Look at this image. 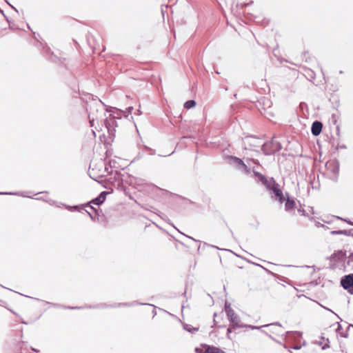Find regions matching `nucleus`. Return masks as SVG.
I'll return each instance as SVG.
<instances>
[{
  "instance_id": "bf43d9fd",
  "label": "nucleus",
  "mask_w": 353,
  "mask_h": 353,
  "mask_svg": "<svg viewBox=\"0 0 353 353\" xmlns=\"http://www.w3.org/2000/svg\"><path fill=\"white\" fill-rule=\"evenodd\" d=\"M230 232L231 233L232 236L234 239H235V236H234V232H233V231H232L231 229H230Z\"/></svg>"
},
{
  "instance_id": "4be33fe9",
  "label": "nucleus",
  "mask_w": 353,
  "mask_h": 353,
  "mask_svg": "<svg viewBox=\"0 0 353 353\" xmlns=\"http://www.w3.org/2000/svg\"><path fill=\"white\" fill-rule=\"evenodd\" d=\"M285 334L289 336H294V338L295 339H299L301 338V336H302V332H299V331H295V332L288 331L285 332Z\"/></svg>"
},
{
  "instance_id": "3c124183",
  "label": "nucleus",
  "mask_w": 353,
  "mask_h": 353,
  "mask_svg": "<svg viewBox=\"0 0 353 353\" xmlns=\"http://www.w3.org/2000/svg\"><path fill=\"white\" fill-rule=\"evenodd\" d=\"M32 34H33V37H34V39L35 40H38V39H37V36H39V34H37V35L36 32H33L32 30Z\"/></svg>"
},
{
  "instance_id": "a211bd4d",
  "label": "nucleus",
  "mask_w": 353,
  "mask_h": 353,
  "mask_svg": "<svg viewBox=\"0 0 353 353\" xmlns=\"http://www.w3.org/2000/svg\"><path fill=\"white\" fill-rule=\"evenodd\" d=\"M332 235H338V234H343L345 236H353V229L351 230H332L330 232Z\"/></svg>"
},
{
  "instance_id": "dca6fc26",
  "label": "nucleus",
  "mask_w": 353,
  "mask_h": 353,
  "mask_svg": "<svg viewBox=\"0 0 353 353\" xmlns=\"http://www.w3.org/2000/svg\"><path fill=\"white\" fill-rule=\"evenodd\" d=\"M146 305V303H140V302H139L137 301H134L130 302V303H119L111 304L110 307H132V306H134V305Z\"/></svg>"
},
{
  "instance_id": "49530a36",
  "label": "nucleus",
  "mask_w": 353,
  "mask_h": 353,
  "mask_svg": "<svg viewBox=\"0 0 353 353\" xmlns=\"http://www.w3.org/2000/svg\"><path fill=\"white\" fill-rule=\"evenodd\" d=\"M298 212L301 213L302 215L306 216V212H305V210L304 209L299 208V209H298Z\"/></svg>"
},
{
  "instance_id": "b1692460",
  "label": "nucleus",
  "mask_w": 353,
  "mask_h": 353,
  "mask_svg": "<svg viewBox=\"0 0 353 353\" xmlns=\"http://www.w3.org/2000/svg\"><path fill=\"white\" fill-rule=\"evenodd\" d=\"M0 195H20L23 197L26 196L24 192H0Z\"/></svg>"
},
{
  "instance_id": "338daca9",
  "label": "nucleus",
  "mask_w": 353,
  "mask_h": 353,
  "mask_svg": "<svg viewBox=\"0 0 353 353\" xmlns=\"http://www.w3.org/2000/svg\"><path fill=\"white\" fill-rule=\"evenodd\" d=\"M339 73H340V74H343V72L342 70H340V71H339Z\"/></svg>"
},
{
  "instance_id": "69168bd1",
  "label": "nucleus",
  "mask_w": 353,
  "mask_h": 353,
  "mask_svg": "<svg viewBox=\"0 0 353 353\" xmlns=\"http://www.w3.org/2000/svg\"><path fill=\"white\" fill-rule=\"evenodd\" d=\"M321 340H323V341H324V340H325V337L321 336Z\"/></svg>"
},
{
  "instance_id": "aec40b11",
  "label": "nucleus",
  "mask_w": 353,
  "mask_h": 353,
  "mask_svg": "<svg viewBox=\"0 0 353 353\" xmlns=\"http://www.w3.org/2000/svg\"><path fill=\"white\" fill-rule=\"evenodd\" d=\"M183 327L185 331L192 334H194L199 331V327H193L192 325L187 323H184L183 325Z\"/></svg>"
},
{
  "instance_id": "58836bf2",
  "label": "nucleus",
  "mask_w": 353,
  "mask_h": 353,
  "mask_svg": "<svg viewBox=\"0 0 353 353\" xmlns=\"http://www.w3.org/2000/svg\"><path fill=\"white\" fill-rule=\"evenodd\" d=\"M335 100V104L334 105V108L336 109L339 106V100L338 97H332Z\"/></svg>"
},
{
  "instance_id": "f03ea898",
  "label": "nucleus",
  "mask_w": 353,
  "mask_h": 353,
  "mask_svg": "<svg viewBox=\"0 0 353 353\" xmlns=\"http://www.w3.org/2000/svg\"><path fill=\"white\" fill-rule=\"evenodd\" d=\"M100 102L105 108V112L110 113L109 116L104 120V124L108 132L109 141L112 142L115 138V128L118 127L117 120L121 119L124 112L120 109L108 106L104 104L101 101H100Z\"/></svg>"
},
{
  "instance_id": "412c9836",
  "label": "nucleus",
  "mask_w": 353,
  "mask_h": 353,
  "mask_svg": "<svg viewBox=\"0 0 353 353\" xmlns=\"http://www.w3.org/2000/svg\"><path fill=\"white\" fill-rule=\"evenodd\" d=\"M196 105V103L194 100L193 99H190V100H188L186 101L184 104H183V108L185 109H190V108H192L194 107H195Z\"/></svg>"
},
{
  "instance_id": "c85d7f7f",
  "label": "nucleus",
  "mask_w": 353,
  "mask_h": 353,
  "mask_svg": "<svg viewBox=\"0 0 353 353\" xmlns=\"http://www.w3.org/2000/svg\"><path fill=\"white\" fill-rule=\"evenodd\" d=\"M245 327H248L251 330H261L262 327H265L264 325L263 326H256V325H248V324H245Z\"/></svg>"
},
{
  "instance_id": "e2e57ef3",
  "label": "nucleus",
  "mask_w": 353,
  "mask_h": 353,
  "mask_svg": "<svg viewBox=\"0 0 353 353\" xmlns=\"http://www.w3.org/2000/svg\"><path fill=\"white\" fill-rule=\"evenodd\" d=\"M32 351H34V352H38V350H36L35 348L32 347Z\"/></svg>"
},
{
  "instance_id": "5fc2aeb1",
  "label": "nucleus",
  "mask_w": 353,
  "mask_h": 353,
  "mask_svg": "<svg viewBox=\"0 0 353 353\" xmlns=\"http://www.w3.org/2000/svg\"><path fill=\"white\" fill-rule=\"evenodd\" d=\"M249 5H250V3H243L241 4V8H243L244 7H246V6H248Z\"/></svg>"
},
{
  "instance_id": "9b49d317",
  "label": "nucleus",
  "mask_w": 353,
  "mask_h": 353,
  "mask_svg": "<svg viewBox=\"0 0 353 353\" xmlns=\"http://www.w3.org/2000/svg\"><path fill=\"white\" fill-rule=\"evenodd\" d=\"M285 210L286 212H290L294 210L296 208V201L295 199L292 196H290V194L288 192L285 193Z\"/></svg>"
},
{
  "instance_id": "603ef678",
  "label": "nucleus",
  "mask_w": 353,
  "mask_h": 353,
  "mask_svg": "<svg viewBox=\"0 0 353 353\" xmlns=\"http://www.w3.org/2000/svg\"><path fill=\"white\" fill-rule=\"evenodd\" d=\"M32 34H33V37H34V39L35 40H38V39H37V36H39V34H37V35L36 32H33L32 30Z\"/></svg>"
},
{
  "instance_id": "6e6d98bb",
  "label": "nucleus",
  "mask_w": 353,
  "mask_h": 353,
  "mask_svg": "<svg viewBox=\"0 0 353 353\" xmlns=\"http://www.w3.org/2000/svg\"><path fill=\"white\" fill-rule=\"evenodd\" d=\"M294 350H300L301 348V345H295L292 347Z\"/></svg>"
},
{
  "instance_id": "ea45409f",
  "label": "nucleus",
  "mask_w": 353,
  "mask_h": 353,
  "mask_svg": "<svg viewBox=\"0 0 353 353\" xmlns=\"http://www.w3.org/2000/svg\"><path fill=\"white\" fill-rule=\"evenodd\" d=\"M84 308L97 309V304H96V305H85L84 306Z\"/></svg>"
},
{
  "instance_id": "4c0bfd02",
  "label": "nucleus",
  "mask_w": 353,
  "mask_h": 353,
  "mask_svg": "<svg viewBox=\"0 0 353 353\" xmlns=\"http://www.w3.org/2000/svg\"><path fill=\"white\" fill-rule=\"evenodd\" d=\"M326 259L330 261L331 262L335 261L334 252L332 254H331L330 256H327Z\"/></svg>"
},
{
  "instance_id": "052dcab7",
  "label": "nucleus",
  "mask_w": 353,
  "mask_h": 353,
  "mask_svg": "<svg viewBox=\"0 0 353 353\" xmlns=\"http://www.w3.org/2000/svg\"><path fill=\"white\" fill-rule=\"evenodd\" d=\"M300 105H301V106H303V105H304V106H306L307 105H306V103H305L302 102V103H301Z\"/></svg>"
},
{
  "instance_id": "a19ab883",
  "label": "nucleus",
  "mask_w": 353,
  "mask_h": 353,
  "mask_svg": "<svg viewBox=\"0 0 353 353\" xmlns=\"http://www.w3.org/2000/svg\"><path fill=\"white\" fill-rule=\"evenodd\" d=\"M331 117H332V121L334 123V124H336L337 122V119H338L337 115L335 114H332Z\"/></svg>"
},
{
  "instance_id": "0eeeda50",
  "label": "nucleus",
  "mask_w": 353,
  "mask_h": 353,
  "mask_svg": "<svg viewBox=\"0 0 353 353\" xmlns=\"http://www.w3.org/2000/svg\"><path fill=\"white\" fill-rule=\"evenodd\" d=\"M341 286L349 294H353V274H346L341 278Z\"/></svg>"
},
{
  "instance_id": "f3484780",
  "label": "nucleus",
  "mask_w": 353,
  "mask_h": 353,
  "mask_svg": "<svg viewBox=\"0 0 353 353\" xmlns=\"http://www.w3.org/2000/svg\"><path fill=\"white\" fill-rule=\"evenodd\" d=\"M48 59L53 63L62 65L66 68V64L65 63V59L58 57L57 55L54 54V53H53L50 57H48Z\"/></svg>"
},
{
  "instance_id": "6ab92c4d",
  "label": "nucleus",
  "mask_w": 353,
  "mask_h": 353,
  "mask_svg": "<svg viewBox=\"0 0 353 353\" xmlns=\"http://www.w3.org/2000/svg\"><path fill=\"white\" fill-rule=\"evenodd\" d=\"M336 324L337 325V327L336 329V332L338 335H340L341 337H343V338H347L348 337V334L347 333H344L342 330H343V327H342V325L339 323V322H336Z\"/></svg>"
},
{
  "instance_id": "2f4dec72",
  "label": "nucleus",
  "mask_w": 353,
  "mask_h": 353,
  "mask_svg": "<svg viewBox=\"0 0 353 353\" xmlns=\"http://www.w3.org/2000/svg\"><path fill=\"white\" fill-rule=\"evenodd\" d=\"M336 218L337 219L342 220V221H345V222H346V223L353 225V223L350 219H343V218H341V217L338 216H336Z\"/></svg>"
},
{
  "instance_id": "5701e85b",
  "label": "nucleus",
  "mask_w": 353,
  "mask_h": 353,
  "mask_svg": "<svg viewBox=\"0 0 353 353\" xmlns=\"http://www.w3.org/2000/svg\"><path fill=\"white\" fill-rule=\"evenodd\" d=\"M43 53L45 54V56L47 57V59L48 57H50L54 53V52H52L49 46H48L47 44H45L43 46Z\"/></svg>"
},
{
  "instance_id": "473e14b6",
  "label": "nucleus",
  "mask_w": 353,
  "mask_h": 353,
  "mask_svg": "<svg viewBox=\"0 0 353 353\" xmlns=\"http://www.w3.org/2000/svg\"><path fill=\"white\" fill-rule=\"evenodd\" d=\"M322 350H326L330 347V341L328 339H326V343L324 345H321Z\"/></svg>"
},
{
  "instance_id": "de8ad7c7",
  "label": "nucleus",
  "mask_w": 353,
  "mask_h": 353,
  "mask_svg": "<svg viewBox=\"0 0 353 353\" xmlns=\"http://www.w3.org/2000/svg\"><path fill=\"white\" fill-rule=\"evenodd\" d=\"M336 136L339 137H340V126L339 125H336Z\"/></svg>"
},
{
  "instance_id": "39448f33",
  "label": "nucleus",
  "mask_w": 353,
  "mask_h": 353,
  "mask_svg": "<svg viewBox=\"0 0 353 353\" xmlns=\"http://www.w3.org/2000/svg\"><path fill=\"white\" fill-rule=\"evenodd\" d=\"M325 167L329 174V179L334 183L339 180L340 163L338 159H334L328 161Z\"/></svg>"
},
{
  "instance_id": "72a5a7b5",
  "label": "nucleus",
  "mask_w": 353,
  "mask_h": 353,
  "mask_svg": "<svg viewBox=\"0 0 353 353\" xmlns=\"http://www.w3.org/2000/svg\"><path fill=\"white\" fill-rule=\"evenodd\" d=\"M225 307V314H228V310H230V309H232V308L231 307L230 303H228V302H227V301L225 303V307Z\"/></svg>"
},
{
  "instance_id": "864d4df0",
  "label": "nucleus",
  "mask_w": 353,
  "mask_h": 353,
  "mask_svg": "<svg viewBox=\"0 0 353 353\" xmlns=\"http://www.w3.org/2000/svg\"><path fill=\"white\" fill-rule=\"evenodd\" d=\"M336 268V264H334V263H331V264L330 265V269H335Z\"/></svg>"
},
{
  "instance_id": "4d7b16f0",
  "label": "nucleus",
  "mask_w": 353,
  "mask_h": 353,
  "mask_svg": "<svg viewBox=\"0 0 353 353\" xmlns=\"http://www.w3.org/2000/svg\"><path fill=\"white\" fill-rule=\"evenodd\" d=\"M88 118H89V119H90V123H91V126H92V125H93V124H92V123L94 121V119H92V120H91L90 114H88Z\"/></svg>"
},
{
  "instance_id": "a878e982",
  "label": "nucleus",
  "mask_w": 353,
  "mask_h": 353,
  "mask_svg": "<svg viewBox=\"0 0 353 353\" xmlns=\"http://www.w3.org/2000/svg\"><path fill=\"white\" fill-rule=\"evenodd\" d=\"M66 209L70 211H79L81 212V208L79 205H64Z\"/></svg>"
},
{
  "instance_id": "7ed1b4c3",
  "label": "nucleus",
  "mask_w": 353,
  "mask_h": 353,
  "mask_svg": "<svg viewBox=\"0 0 353 353\" xmlns=\"http://www.w3.org/2000/svg\"><path fill=\"white\" fill-rule=\"evenodd\" d=\"M226 316L230 323L227 329V338L232 339L230 334L232 332L235 331L238 328L244 327L246 325L245 323L241 322L239 316L235 313L233 309L228 310V312Z\"/></svg>"
},
{
  "instance_id": "cd10ccee",
  "label": "nucleus",
  "mask_w": 353,
  "mask_h": 353,
  "mask_svg": "<svg viewBox=\"0 0 353 353\" xmlns=\"http://www.w3.org/2000/svg\"><path fill=\"white\" fill-rule=\"evenodd\" d=\"M143 147L145 150H146V151H148L149 152L150 155H154L155 154V153H156L155 152V150H154V149H152L151 148H149L148 146L145 145Z\"/></svg>"
},
{
  "instance_id": "4468645a",
  "label": "nucleus",
  "mask_w": 353,
  "mask_h": 353,
  "mask_svg": "<svg viewBox=\"0 0 353 353\" xmlns=\"http://www.w3.org/2000/svg\"><path fill=\"white\" fill-rule=\"evenodd\" d=\"M322 129L323 123L318 120L314 121L311 126L312 134L314 137L319 136L321 133Z\"/></svg>"
},
{
  "instance_id": "bb28decb",
  "label": "nucleus",
  "mask_w": 353,
  "mask_h": 353,
  "mask_svg": "<svg viewBox=\"0 0 353 353\" xmlns=\"http://www.w3.org/2000/svg\"><path fill=\"white\" fill-rule=\"evenodd\" d=\"M44 302L46 304H49L51 306H52L54 307H57V308H63V309H65V307H66V305H61V304H59V303H50V302H48V301H44Z\"/></svg>"
},
{
  "instance_id": "680f3d73",
  "label": "nucleus",
  "mask_w": 353,
  "mask_h": 353,
  "mask_svg": "<svg viewBox=\"0 0 353 353\" xmlns=\"http://www.w3.org/2000/svg\"><path fill=\"white\" fill-rule=\"evenodd\" d=\"M318 344H319V345H323V340H321V341L318 343Z\"/></svg>"
},
{
  "instance_id": "e433bc0d",
  "label": "nucleus",
  "mask_w": 353,
  "mask_h": 353,
  "mask_svg": "<svg viewBox=\"0 0 353 353\" xmlns=\"http://www.w3.org/2000/svg\"><path fill=\"white\" fill-rule=\"evenodd\" d=\"M133 110V107L132 106H130L128 107L127 109H126V112L128 113L126 115L125 114V117H128L129 114H132V112Z\"/></svg>"
},
{
  "instance_id": "774afa93",
  "label": "nucleus",
  "mask_w": 353,
  "mask_h": 353,
  "mask_svg": "<svg viewBox=\"0 0 353 353\" xmlns=\"http://www.w3.org/2000/svg\"><path fill=\"white\" fill-rule=\"evenodd\" d=\"M183 295L185 296L186 295V291L184 292V293L183 294Z\"/></svg>"
},
{
  "instance_id": "c756f323",
  "label": "nucleus",
  "mask_w": 353,
  "mask_h": 353,
  "mask_svg": "<svg viewBox=\"0 0 353 353\" xmlns=\"http://www.w3.org/2000/svg\"><path fill=\"white\" fill-rule=\"evenodd\" d=\"M65 309L66 310H82L84 309V306H67L65 307Z\"/></svg>"
},
{
  "instance_id": "f257e3e1",
  "label": "nucleus",
  "mask_w": 353,
  "mask_h": 353,
  "mask_svg": "<svg viewBox=\"0 0 353 353\" xmlns=\"http://www.w3.org/2000/svg\"><path fill=\"white\" fill-rule=\"evenodd\" d=\"M253 177L257 184L263 186L269 192L270 198L282 204L285 201V194L281 188L280 185L276 181L274 177H268L261 172L252 170Z\"/></svg>"
},
{
  "instance_id": "c03bdc74",
  "label": "nucleus",
  "mask_w": 353,
  "mask_h": 353,
  "mask_svg": "<svg viewBox=\"0 0 353 353\" xmlns=\"http://www.w3.org/2000/svg\"><path fill=\"white\" fill-rule=\"evenodd\" d=\"M321 307H323L325 310H327V311H330V312H331L332 313L334 314L337 316V318H338V319H341V318H340V317H339V316L336 313H334L332 310H330V309H329L328 307H325V306H323V305H321Z\"/></svg>"
},
{
  "instance_id": "7c9ffc66",
  "label": "nucleus",
  "mask_w": 353,
  "mask_h": 353,
  "mask_svg": "<svg viewBox=\"0 0 353 353\" xmlns=\"http://www.w3.org/2000/svg\"><path fill=\"white\" fill-rule=\"evenodd\" d=\"M111 305L107 304V303H99L97 304V309H103L106 307H111Z\"/></svg>"
},
{
  "instance_id": "f704fd0d",
  "label": "nucleus",
  "mask_w": 353,
  "mask_h": 353,
  "mask_svg": "<svg viewBox=\"0 0 353 353\" xmlns=\"http://www.w3.org/2000/svg\"><path fill=\"white\" fill-rule=\"evenodd\" d=\"M346 148H347V146L345 144L339 145L338 143L337 145L335 147L336 150H338L339 149H346Z\"/></svg>"
},
{
  "instance_id": "393cba45",
  "label": "nucleus",
  "mask_w": 353,
  "mask_h": 353,
  "mask_svg": "<svg viewBox=\"0 0 353 353\" xmlns=\"http://www.w3.org/2000/svg\"><path fill=\"white\" fill-rule=\"evenodd\" d=\"M247 261L250 263H252L256 266H258V267H260L262 269H263L265 270V272H267L268 274L270 275H272V276H276V274L274 273H273L272 272H271L270 270H269L268 269L264 268L263 266H262L261 265L259 264V263H254V262H252L250 261V260H247Z\"/></svg>"
},
{
  "instance_id": "a18cd8bd",
  "label": "nucleus",
  "mask_w": 353,
  "mask_h": 353,
  "mask_svg": "<svg viewBox=\"0 0 353 353\" xmlns=\"http://www.w3.org/2000/svg\"><path fill=\"white\" fill-rule=\"evenodd\" d=\"M271 325H279V326H281V323L279 322H275V323H270V324H268V325H265L264 326H271Z\"/></svg>"
},
{
  "instance_id": "0e129e2a",
  "label": "nucleus",
  "mask_w": 353,
  "mask_h": 353,
  "mask_svg": "<svg viewBox=\"0 0 353 353\" xmlns=\"http://www.w3.org/2000/svg\"><path fill=\"white\" fill-rule=\"evenodd\" d=\"M217 255H218V256L219 257L220 261H221V256H220L219 253H217Z\"/></svg>"
},
{
  "instance_id": "09e8293b",
  "label": "nucleus",
  "mask_w": 353,
  "mask_h": 353,
  "mask_svg": "<svg viewBox=\"0 0 353 353\" xmlns=\"http://www.w3.org/2000/svg\"><path fill=\"white\" fill-rule=\"evenodd\" d=\"M146 305H148L154 307V310H152V313H153V316H154L157 314V312H155L156 306H154V305H153L152 304H149V303H146Z\"/></svg>"
},
{
  "instance_id": "79ce46f5",
  "label": "nucleus",
  "mask_w": 353,
  "mask_h": 353,
  "mask_svg": "<svg viewBox=\"0 0 353 353\" xmlns=\"http://www.w3.org/2000/svg\"><path fill=\"white\" fill-rule=\"evenodd\" d=\"M217 316V314L215 312L214 313V315H213V322H214V325L212 326V327H213L214 326H216L217 325V321L216 320V316Z\"/></svg>"
},
{
  "instance_id": "20e7f679",
  "label": "nucleus",
  "mask_w": 353,
  "mask_h": 353,
  "mask_svg": "<svg viewBox=\"0 0 353 353\" xmlns=\"http://www.w3.org/2000/svg\"><path fill=\"white\" fill-rule=\"evenodd\" d=\"M282 149L281 143L272 138L270 141L261 144V150L266 156L272 155L279 152Z\"/></svg>"
},
{
  "instance_id": "1a4fd4ad",
  "label": "nucleus",
  "mask_w": 353,
  "mask_h": 353,
  "mask_svg": "<svg viewBox=\"0 0 353 353\" xmlns=\"http://www.w3.org/2000/svg\"><path fill=\"white\" fill-rule=\"evenodd\" d=\"M201 347H196L194 349L196 353H225L224 351L218 347L207 344H201Z\"/></svg>"
},
{
  "instance_id": "2eb2a0df",
  "label": "nucleus",
  "mask_w": 353,
  "mask_h": 353,
  "mask_svg": "<svg viewBox=\"0 0 353 353\" xmlns=\"http://www.w3.org/2000/svg\"><path fill=\"white\" fill-rule=\"evenodd\" d=\"M335 262L345 263L347 259L346 251L343 250L334 251Z\"/></svg>"
},
{
  "instance_id": "ddd939ff",
  "label": "nucleus",
  "mask_w": 353,
  "mask_h": 353,
  "mask_svg": "<svg viewBox=\"0 0 353 353\" xmlns=\"http://www.w3.org/2000/svg\"><path fill=\"white\" fill-rule=\"evenodd\" d=\"M186 238L188 239H191L192 241H194V242H198V241L195 240L194 238L190 236H188V235H185L184 234H183ZM199 246H198V250L199 251L201 248L204 249L205 247H209V248H215L216 250H226V251H229V250H226V249H221L219 248V247L216 246V245H211V244H209V243H207L205 242H203V245H201L202 243L201 241H199ZM230 252H231L232 254H235L236 256H237L238 257H241L239 255H237L234 252H233L232 251L230 250Z\"/></svg>"
},
{
  "instance_id": "37998d69",
  "label": "nucleus",
  "mask_w": 353,
  "mask_h": 353,
  "mask_svg": "<svg viewBox=\"0 0 353 353\" xmlns=\"http://www.w3.org/2000/svg\"><path fill=\"white\" fill-rule=\"evenodd\" d=\"M143 156V154L142 152H139L138 153V154L137 155V157L134 158V160H139L141 158H142Z\"/></svg>"
},
{
  "instance_id": "9d476101",
  "label": "nucleus",
  "mask_w": 353,
  "mask_h": 353,
  "mask_svg": "<svg viewBox=\"0 0 353 353\" xmlns=\"http://www.w3.org/2000/svg\"><path fill=\"white\" fill-rule=\"evenodd\" d=\"M243 143L245 144V149L247 150L248 148L247 145L251 148L261 147V139L254 136H246L243 139Z\"/></svg>"
},
{
  "instance_id": "c9c22d12",
  "label": "nucleus",
  "mask_w": 353,
  "mask_h": 353,
  "mask_svg": "<svg viewBox=\"0 0 353 353\" xmlns=\"http://www.w3.org/2000/svg\"><path fill=\"white\" fill-rule=\"evenodd\" d=\"M353 261V252H351L348 256V261H347V265H350L351 262Z\"/></svg>"
},
{
  "instance_id": "423d86ee",
  "label": "nucleus",
  "mask_w": 353,
  "mask_h": 353,
  "mask_svg": "<svg viewBox=\"0 0 353 353\" xmlns=\"http://www.w3.org/2000/svg\"><path fill=\"white\" fill-rule=\"evenodd\" d=\"M228 159L229 163L235 167L237 170L243 172L246 174L250 173V168L245 165L241 159L235 156H228Z\"/></svg>"
},
{
  "instance_id": "8fccbe9b",
  "label": "nucleus",
  "mask_w": 353,
  "mask_h": 353,
  "mask_svg": "<svg viewBox=\"0 0 353 353\" xmlns=\"http://www.w3.org/2000/svg\"><path fill=\"white\" fill-rule=\"evenodd\" d=\"M6 1V3L12 8L14 9L17 12H18V10H17L16 8H14L12 5H11L8 0H5Z\"/></svg>"
},
{
  "instance_id": "6e6552de",
  "label": "nucleus",
  "mask_w": 353,
  "mask_h": 353,
  "mask_svg": "<svg viewBox=\"0 0 353 353\" xmlns=\"http://www.w3.org/2000/svg\"><path fill=\"white\" fill-rule=\"evenodd\" d=\"M82 210H85L90 219L93 221L98 220L100 213H102L101 209L99 208H94L92 205L85 203Z\"/></svg>"
},
{
  "instance_id": "f8f14e48",
  "label": "nucleus",
  "mask_w": 353,
  "mask_h": 353,
  "mask_svg": "<svg viewBox=\"0 0 353 353\" xmlns=\"http://www.w3.org/2000/svg\"><path fill=\"white\" fill-rule=\"evenodd\" d=\"M108 194V192L102 191L97 197H95L94 199H92L88 203L90 204V205L94 204V205H96L97 206H99V205H101V204H103L105 202Z\"/></svg>"
},
{
  "instance_id": "13d9d810",
  "label": "nucleus",
  "mask_w": 353,
  "mask_h": 353,
  "mask_svg": "<svg viewBox=\"0 0 353 353\" xmlns=\"http://www.w3.org/2000/svg\"><path fill=\"white\" fill-rule=\"evenodd\" d=\"M353 328V324H349L347 326V330H350V328Z\"/></svg>"
}]
</instances>
